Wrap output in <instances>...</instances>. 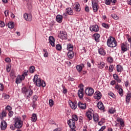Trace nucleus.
Segmentation results:
<instances>
[{"instance_id": "f3484780", "label": "nucleus", "mask_w": 131, "mask_h": 131, "mask_svg": "<svg viewBox=\"0 0 131 131\" xmlns=\"http://www.w3.org/2000/svg\"><path fill=\"white\" fill-rule=\"evenodd\" d=\"M129 47V45L125 46L124 43H122L121 45V50L122 51L123 53H124V52H126V51L128 50Z\"/></svg>"}, {"instance_id": "69168bd1", "label": "nucleus", "mask_w": 131, "mask_h": 131, "mask_svg": "<svg viewBox=\"0 0 131 131\" xmlns=\"http://www.w3.org/2000/svg\"><path fill=\"white\" fill-rule=\"evenodd\" d=\"M28 74H29L28 71H26V72H25L24 73V74H23V75H24H24H25L26 76H27V75H28Z\"/></svg>"}, {"instance_id": "393cba45", "label": "nucleus", "mask_w": 131, "mask_h": 131, "mask_svg": "<svg viewBox=\"0 0 131 131\" xmlns=\"http://www.w3.org/2000/svg\"><path fill=\"white\" fill-rule=\"evenodd\" d=\"M66 12L68 15H73V10L71 8H67Z\"/></svg>"}, {"instance_id": "58836bf2", "label": "nucleus", "mask_w": 131, "mask_h": 131, "mask_svg": "<svg viewBox=\"0 0 131 131\" xmlns=\"http://www.w3.org/2000/svg\"><path fill=\"white\" fill-rule=\"evenodd\" d=\"M118 93L121 97H122V96H123V90H122V89H119L118 90Z\"/></svg>"}, {"instance_id": "a211bd4d", "label": "nucleus", "mask_w": 131, "mask_h": 131, "mask_svg": "<svg viewBox=\"0 0 131 131\" xmlns=\"http://www.w3.org/2000/svg\"><path fill=\"white\" fill-rule=\"evenodd\" d=\"M56 20L58 23H62L63 20V16L61 15H57L56 17Z\"/></svg>"}, {"instance_id": "7c9ffc66", "label": "nucleus", "mask_w": 131, "mask_h": 131, "mask_svg": "<svg viewBox=\"0 0 131 131\" xmlns=\"http://www.w3.org/2000/svg\"><path fill=\"white\" fill-rule=\"evenodd\" d=\"M95 40L97 41V42H99L100 41V34H94Z\"/></svg>"}, {"instance_id": "6e6552de", "label": "nucleus", "mask_w": 131, "mask_h": 131, "mask_svg": "<svg viewBox=\"0 0 131 131\" xmlns=\"http://www.w3.org/2000/svg\"><path fill=\"white\" fill-rule=\"evenodd\" d=\"M69 104L71 108L74 110H75L77 108V102L76 101L72 102L71 100H69Z\"/></svg>"}, {"instance_id": "680f3d73", "label": "nucleus", "mask_w": 131, "mask_h": 131, "mask_svg": "<svg viewBox=\"0 0 131 131\" xmlns=\"http://www.w3.org/2000/svg\"><path fill=\"white\" fill-rule=\"evenodd\" d=\"M32 107H33V108H35V107H36V104L35 103V101L33 102Z\"/></svg>"}, {"instance_id": "7ed1b4c3", "label": "nucleus", "mask_w": 131, "mask_h": 131, "mask_svg": "<svg viewBox=\"0 0 131 131\" xmlns=\"http://www.w3.org/2000/svg\"><path fill=\"white\" fill-rule=\"evenodd\" d=\"M33 81L36 83L37 86H42L45 88L46 86V82L44 81H41L40 79L38 78V75H35L33 78Z\"/></svg>"}, {"instance_id": "bf43d9fd", "label": "nucleus", "mask_w": 131, "mask_h": 131, "mask_svg": "<svg viewBox=\"0 0 131 131\" xmlns=\"http://www.w3.org/2000/svg\"><path fill=\"white\" fill-rule=\"evenodd\" d=\"M113 77L114 78V79H115L116 80V79H118V75H117V74H114L113 75Z\"/></svg>"}, {"instance_id": "a19ab883", "label": "nucleus", "mask_w": 131, "mask_h": 131, "mask_svg": "<svg viewBox=\"0 0 131 131\" xmlns=\"http://www.w3.org/2000/svg\"><path fill=\"white\" fill-rule=\"evenodd\" d=\"M3 98H4V99H9V98H10V96L4 93L3 94Z\"/></svg>"}, {"instance_id": "de8ad7c7", "label": "nucleus", "mask_w": 131, "mask_h": 131, "mask_svg": "<svg viewBox=\"0 0 131 131\" xmlns=\"http://www.w3.org/2000/svg\"><path fill=\"white\" fill-rule=\"evenodd\" d=\"M5 109L6 110H8V111H11V110H12V107H11V106H10V105H7Z\"/></svg>"}, {"instance_id": "c9c22d12", "label": "nucleus", "mask_w": 131, "mask_h": 131, "mask_svg": "<svg viewBox=\"0 0 131 131\" xmlns=\"http://www.w3.org/2000/svg\"><path fill=\"white\" fill-rule=\"evenodd\" d=\"M76 69L78 72H81L82 71V67L80 65H77L76 66Z\"/></svg>"}, {"instance_id": "c03bdc74", "label": "nucleus", "mask_w": 131, "mask_h": 131, "mask_svg": "<svg viewBox=\"0 0 131 131\" xmlns=\"http://www.w3.org/2000/svg\"><path fill=\"white\" fill-rule=\"evenodd\" d=\"M114 69V67H113V65H110L109 67V71L110 72H112L113 71V69Z\"/></svg>"}, {"instance_id": "c756f323", "label": "nucleus", "mask_w": 131, "mask_h": 131, "mask_svg": "<svg viewBox=\"0 0 131 131\" xmlns=\"http://www.w3.org/2000/svg\"><path fill=\"white\" fill-rule=\"evenodd\" d=\"M117 72H122L123 71V67L122 66L118 64L117 66Z\"/></svg>"}, {"instance_id": "72a5a7b5", "label": "nucleus", "mask_w": 131, "mask_h": 131, "mask_svg": "<svg viewBox=\"0 0 131 131\" xmlns=\"http://www.w3.org/2000/svg\"><path fill=\"white\" fill-rule=\"evenodd\" d=\"M35 71V68L34 66H31L29 69V72L30 73H34Z\"/></svg>"}, {"instance_id": "09e8293b", "label": "nucleus", "mask_w": 131, "mask_h": 131, "mask_svg": "<svg viewBox=\"0 0 131 131\" xmlns=\"http://www.w3.org/2000/svg\"><path fill=\"white\" fill-rule=\"evenodd\" d=\"M5 61L7 63H11V58L7 57L5 59Z\"/></svg>"}, {"instance_id": "37998d69", "label": "nucleus", "mask_w": 131, "mask_h": 131, "mask_svg": "<svg viewBox=\"0 0 131 131\" xmlns=\"http://www.w3.org/2000/svg\"><path fill=\"white\" fill-rule=\"evenodd\" d=\"M102 26H103V27H104V28H106V29H109V25L108 24H105V23H103L102 24Z\"/></svg>"}, {"instance_id": "39448f33", "label": "nucleus", "mask_w": 131, "mask_h": 131, "mask_svg": "<svg viewBox=\"0 0 131 131\" xmlns=\"http://www.w3.org/2000/svg\"><path fill=\"white\" fill-rule=\"evenodd\" d=\"M14 126L16 128H21L23 126V121L21 120V118L16 117L14 121Z\"/></svg>"}, {"instance_id": "9d476101", "label": "nucleus", "mask_w": 131, "mask_h": 131, "mask_svg": "<svg viewBox=\"0 0 131 131\" xmlns=\"http://www.w3.org/2000/svg\"><path fill=\"white\" fill-rule=\"evenodd\" d=\"M90 29L91 31H94V32H98L99 30H100V28H99V26L97 25L91 26L90 27Z\"/></svg>"}, {"instance_id": "3c124183", "label": "nucleus", "mask_w": 131, "mask_h": 131, "mask_svg": "<svg viewBox=\"0 0 131 131\" xmlns=\"http://www.w3.org/2000/svg\"><path fill=\"white\" fill-rule=\"evenodd\" d=\"M108 95L110 96V97H112V98H115V95L112 92L109 93Z\"/></svg>"}, {"instance_id": "1a4fd4ad", "label": "nucleus", "mask_w": 131, "mask_h": 131, "mask_svg": "<svg viewBox=\"0 0 131 131\" xmlns=\"http://www.w3.org/2000/svg\"><path fill=\"white\" fill-rule=\"evenodd\" d=\"M85 94L87 96H93L94 95V89L93 88H90L85 89Z\"/></svg>"}, {"instance_id": "4c0bfd02", "label": "nucleus", "mask_w": 131, "mask_h": 131, "mask_svg": "<svg viewBox=\"0 0 131 131\" xmlns=\"http://www.w3.org/2000/svg\"><path fill=\"white\" fill-rule=\"evenodd\" d=\"M49 103L50 107H53L54 106V100H53V99H50L49 101Z\"/></svg>"}, {"instance_id": "5fc2aeb1", "label": "nucleus", "mask_w": 131, "mask_h": 131, "mask_svg": "<svg viewBox=\"0 0 131 131\" xmlns=\"http://www.w3.org/2000/svg\"><path fill=\"white\" fill-rule=\"evenodd\" d=\"M0 27H5V23L2 21H0Z\"/></svg>"}, {"instance_id": "cd10ccee", "label": "nucleus", "mask_w": 131, "mask_h": 131, "mask_svg": "<svg viewBox=\"0 0 131 131\" xmlns=\"http://www.w3.org/2000/svg\"><path fill=\"white\" fill-rule=\"evenodd\" d=\"M130 98H131V94L130 93L127 94V95L126 96V103L127 104H128V103H129V101H130Z\"/></svg>"}, {"instance_id": "e433bc0d", "label": "nucleus", "mask_w": 131, "mask_h": 131, "mask_svg": "<svg viewBox=\"0 0 131 131\" xmlns=\"http://www.w3.org/2000/svg\"><path fill=\"white\" fill-rule=\"evenodd\" d=\"M56 49L57 51H61V50H62V46L60 44H58L56 46Z\"/></svg>"}, {"instance_id": "ddd939ff", "label": "nucleus", "mask_w": 131, "mask_h": 131, "mask_svg": "<svg viewBox=\"0 0 131 131\" xmlns=\"http://www.w3.org/2000/svg\"><path fill=\"white\" fill-rule=\"evenodd\" d=\"M24 17L26 21H31L32 20V15L31 14L25 13Z\"/></svg>"}, {"instance_id": "13d9d810", "label": "nucleus", "mask_w": 131, "mask_h": 131, "mask_svg": "<svg viewBox=\"0 0 131 131\" xmlns=\"http://www.w3.org/2000/svg\"><path fill=\"white\" fill-rule=\"evenodd\" d=\"M0 91H4V85L2 83H0Z\"/></svg>"}, {"instance_id": "8fccbe9b", "label": "nucleus", "mask_w": 131, "mask_h": 131, "mask_svg": "<svg viewBox=\"0 0 131 131\" xmlns=\"http://www.w3.org/2000/svg\"><path fill=\"white\" fill-rule=\"evenodd\" d=\"M13 115H14V112H13V111H9L8 113V115L9 117H12V116H13Z\"/></svg>"}, {"instance_id": "4468645a", "label": "nucleus", "mask_w": 131, "mask_h": 131, "mask_svg": "<svg viewBox=\"0 0 131 131\" xmlns=\"http://www.w3.org/2000/svg\"><path fill=\"white\" fill-rule=\"evenodd\" d=\"M78 107H79L80 109L84 110V109L86 108V104L85 103L79 101L78 102Z\"/></svg>"}, {"instance_id": "20e7f679", "label": "nucleus", "mask_w": 131, "mask_h": 131, "mask_svg": "<svg viewBox=\"0 0 131 131\" xmlns=\"http://www.w3.org/2000/svg\"><path fill=\"white\" fill-rule=\"evenodd\" d=\"M78 120V117L76 115H73L72 119L68 121V124L71 127L75 128V122Z\"/></svg>"}, {"instance_id": "b1692460", "label": "nucleus", "mask_w": 131, "mask_h": 131, "mask_svg": "<svg viewBox=\"0 0 131 131\" xmlns=\"http://www.w3.org/2000/svg\"><path fill=\"white\" fill-rule=\"evenodd\" d=\"M67 50L69 51V52H72L73 51V45L71 43L68 44Z\"/></svg>"}, {"instance_id": "79ce46f5", "label": "nucleus", "mask_w": 131, "mask_h": 131, "mask_svg": "<svg viewBox=\"0 0 131 131\" xmlns=\"http://www.w3.org/2000/svg\"><path fill=\"white\" fill-rule=\"evenodd\" d=\"M111 17H112L113 19H115V20H117V19H118V16H117V15L115 14H112Z\"/></svg>"}, {"instance_id": "ea45409f", "label": "nucleus", "mask_w": 131, "mask_h": 131, "mask_svg": "<svg viewBox=\"0 0 131 131\" xmlns=\"http://www.w3.org/2000/svg\"><path fill=\"white\" fill-rule=\"evenodd\" d=\"M116 111L115 110V109L113 108H112L108 110V112H110V113H111V114H114V113H115Z\"/></svg>"}, {"instance_id": "c85d7f7f", "label": "nucleus", "mask_w": 131, "mask_h": 131, "mask_svg": "<svg viewBox=\"0 0 131 131\" xmlns=\"http://www.w3.org/2000/svg\"><path fill=\"white\" fill-rule=\"evenodd\" d=\"M68 56L69 59H72L74 57V52L73 51H69L68 53Z\"/></svg>"}, {"instance_id": "dca6fc26", "label": "nucleus", "mask_w": 131, "mask_h": 131, "mask_svg": "<svg viewBox=\"0 0 131 131\" xmlns=\"http://www.w3.org/2000/svg\"><path fill=\"white\" fill-rule=\"evenodd\" d=\"M94 99L100 100L102 98V94L100 92H96L94 96Z\"/></svg>"}, {"instance_id": "9b49d317", "label": "nucleus", "mask_w": 131, "mask_h": 131, "mask_svg": "<svg viewBox=\"0 0 131 131\" xmlns=\"http://www.w3.org/2000/svg\"><path fill=\"white\" fill-rule=\"evenodd\" d=\"M25 78V76L24 75H22L21 76H18L16 78L15 82L18 84V83H21L22 80H24Z\"/></svg>"}, {"instance_id": "2f4dec72", "label": "nucleus", "mask_w": 131, "mask_h": 131, "mask_svg": "<svg viewBox=\"0 0 131 131\" xmlns=\"http://www.w3.org/2000/svg\"><path fill=\"white\" fill-rule=\"evenodd\" d=\"M98 53H99V54H100V55H105V54H106L104 49H103L102 48H100L99 49Z\"/></svg>"}, {"instance_id": "e2e57ef3", "label": "nucleus", "mask_w": 131, "mask_h": 131, "mask_svg": "<svg viewBox=\"0 0 131 131\" xmlns=\"http://www.w3.org/2000/svg\"><path fill=\"white\" fill-rule=\"evenodd\" d=\"M85 11L87 12H90V8H89V6H87L85 8Z\"/></svg>"}, {"instance_id": "412c9836", "label": "nucleus", "mask_w": 131, "mask_h": 131, "mask_svg": "<svg viewBox=\"0 0 131 131\" xmlns=\"http://www.w3.org/2000/svg\"><path fill=\"white\" fill-rule=\"evenodd\" d=\"M97 107L100 110H104L105 109V107H104V105L102 102H99L97 103Z\"/></svg>"}, {"instance_id": "a878e982", "label": "nucleus", "mask_w": 131, "mask_h": 131, "mask_svg": "<svg viewBox=\"0 0 131 131\" xmlns=\"http://www.w3.org/2000/svg\"><path fill=\"white\" fill-rule=\"evenodd\" d=\"M92 7H93L94 12L98 11V4L97 3H92Z\"/></svg>"}, {"instance_id": "0eeeda50", "label": "nucleus", "mask_w": 131, "mask_h": 131, "mask_svg": "<svg viewBox=\"0 0 131 131\" xmlns=\"http://www.w3.org/2000/svg\"><path fill=\"white\" fill-rule=\"evenodd\" d=\"M83 85L82 84H80V90H78V95L80 99L83 98V88H82Z\"/></svg>"}, {"instance_id": "a18cd8bd", "label": "nucleus", "mask_w": 131, "mask_h": 131, "mask_svg": "<svg viewBox=\"0 0 131 131\" xmlns=\"http://www.w3.org/2000/svg\"><path fill=\"white\" fill-rule=\"evenodd\" d=\"M37 99H38V97L36 95H34L33 98V102H36L37 101Z\"/></svg>"}, {"instance_id": "bb28decb", "label": "nucleus", "mask_w": 131, "mask_h": 131, "mask_svg": "<svg viewBox=\"0 0 131 131\" xmlns=\"http://www.w3.org/2000/svg\"><path fill=\"white\" fill-rule=\"evenodd\" d=\"M93 119L95 122H98L99 121V116L97 114H93Z\"/></svg>"}, {"instance_id": "774afa93", "label": "nucleus", "mask_w": 131, "mask_h": 131, "mask_svg": "<svg viewBox=\"0 0 131 131\" xmlns=\"http://www.w3.org/2000/svg\"><path fill=\"white\" fill-rule=\"evenodd\" d=\"M53 131H61V128H57L55 129Z\"/></svg>"}, {"instance_id": "864d4df0", "label": "nucleus", "mask_w": 131, "mask_h": 131, "mask_svg": "<svg viewBox=\"0 0 131 131\" xmlns=\"http://www.w3.org/2000/svg\"><path fill=\"white\" fill-rule=\"evenodd\" d=\"M107 61L110 63H112L113 62V58H112V57H108L107 58Z\"/></svg>"}, {"instance_id": "6ab92c4d", "label": "nucleus", "mask_w": 131, "mask_h": 131, "mask_svg": "<svg viewBox=\"0 0 131 131\" xmlns=\"http://www.w3.org/2000/svg\"><path fill=\"white\" fill-rule=\"evenodd\" d=\"M74 9L76 12H80V5L78 3H75L74 5Z\"/></svg>"}, {"instance_id": "5701e85b", "label": "nucleus", "mask_w": 131, "mask_h": 131, "mask_svg": "<svg viewBox=\"0 0 131 131\" xmlns=\"http://www.w3.org/2000/svg\"><path fill=\"white\" fill-rule=\"evenodd\" d=\"M7 117V113L6 112H5L4 111H3L2 113H0V119L2 120H4V117Z\"/></svg>"}, {"instance_id": "aec40b11", "label": "nucleus", "mask_w": 131, "mask_h": 131, "mask_svg": "<svg viewBox=\"0 0 131 131\" xmlns=\"http://www.w3.org/2000/svg\"><path fill=\"white\" fill-rule=\"evenodd\" d=\"M31 120L32 122H36L37 120V116L36 114H33L31 118Z\"/></svg>"}, {"instance_id": "f257e3e1", "label": "nucleus", "mask_w": 131, "mask_h": 131, "mask_svg": "<svg viewBox=\"0 0 131 131\" xmlns=\"http://www.w3.org/2000/svg\"><path fill=\"white\" fill-rule=\"evenodd\" d=\"M21 92L24 94L26 99H30V97L33 94V91L30 89H27L26 87H24L21 89Z\"/></svg>"}, {"instance_id": "f8f14e48", "label": "nucleus", "mask_w": 131, "mask_h": 131, "mask_svg": "<svg viewBox=\"0 0 131 131\" xmlns=\"http://www.w3.org/2000/svg\"><path fill=\"white\" fill-rule=\"evenodd\" d=\"M7 126H8V124H7V122L5 120H2L1 121V123L0 125V128L2 130H5L6 128H7Z\"/></svg>"}, {"instance_id": "423d86ee", "label": "nucleus", "mask_w": 131, "mask_h": 131, "mask_svg": "<svg viewBox=\"0 0 131 131\" xmlns=\"http://www.w3.org/2000/svg\"><path fill=\"white\" fill-rule=\"evenodd\" d=\"M58 36L60 39H67V33L64 31H60Z\"/></svg>"}, {"instance_id": "338daca9", "label": "nucleus", "mask_w": 131, "mask_h": 131, "mask_svg": "<svg viewBox=\"0 0 131 131\" xmlns=\"http://www.w3.org/2000/svg\"><path fill=\"white\" fill-rule=\"evenodd\" d=\"M50 124H56V123H55V121L53 120H50Z\"/></svg>"}, {"instance_id": "473e14b6", "label": "nucleus", "mask_w": 131, "mask_h": 131, "mask_svg": "<svg viewBox=\"0 0 131 131\" xmlns=\"http://www.w3.org/2000/svg\"><path fill=\"white\" fill-rule=\"evenodd\" d=\"M104 66H105V63L103 62H100L98 63V67L100 69H103V68H104Z\"/></svg>"}, {"instance_id": "0e129e2a", "label": "nucleus", "mask_w": 131, "mask_h": 131, "mask_svg": "<svg viewBox=\"0 0 131 131\" xmlns=\"http://www.w3.org/2000/svg\"><path fill=\"white\" fill-rule=\"evenodd\" d=\"M128 81H126L125 82V86H126V88H127V86H128Z\"/></svg>"}, {"instance_id": "f03ea898", "label": "nucleus", "mask_w": 131, "mask_h": 131, "mask_svg": "<svg viewBox=\"0 0 131 131\" xmlns=\"http://www.w3.org/2000/svg\"><path fill=\"white\" fill-rule=\"evenodd\" d=\"M107 45L110 48H115L117 46V41L115 38L110 36L107 40Z\"/></svg>"}, {"instance_id": "4d7b16f0", "label": "nucleus", "mask_w": 131, "mask_h": 131, "mask_svg": "<svg viewBox=\"0 0 131 131\" xmlns=\"http://www.w3.org/2000/svg\"><path fill=\"white\" fill-rule=\"evenodd\" d=\"M15 127H15V126H14V125H13V124H11L10 125V128H11L12 129V130H14Z\"/></svg>"}, {"instance_id": "2eb2a0df", "label": "nucleus", "mask_w": 131, "mask_h": 131, "mask_svg": "<svg viewBox=\"0 0 131 131\" xmlns=\"http://www.w3.org/2000/svg\"><path fill=\"white\" fill-rule=\"evenodd\" d=\"M49 42L52 47H55V38L51 36L49 38Z\"/></svg>"}, {"instance_id": "f704fd0d", "label": "nucleus", "mask_w": 131, "mask_h": 131, "mask_svg": "<svg viewBox=\"0 0 131 131\" xmlns=\"http://www.w3.org/2000/svg\"><path fill=\"white\" fill-rule=\"evenodd\" d=\"M8 28L13 29L14 28V22L10 21L8 24Z\"/></svg>"}, {"instance_id": "052dcab7", "label": "nucleus", "mask_w": 131, "mask_h": 131, "mask_svg": "<svg viewBox=\"0 0 131 131\" xmlns=\"http://www.w3.org/2000/svg\"><path fill=\"white\" fill-rule=\"evenodd\" d=\"M111 3V0H105V4L106 5H110V3Z\"/></svg>"}, {"instance_id": "6e6d98bb", "label": "nucleus", "mask_w": 131, "mask_h": 131, "mask_svg": "<svg viewBox=\"0 0 131 131\" xmlns=\"http://www.w3.org/2000/svg\"><path fill=\"white\" fill-rule=\"evenodd\" d=\"M4 14H5V15L6 16V17H8V16H9V10H6L5 11Z\"/></svg>"}, {"instance_id": "4be33fe9", "label": "nucleus", "mask_w": 131, "mask_h": 131, "mask_svg": "<svg viewBox=\"0 0 131 131\" xmlns=\"http://www.w3.org/2000/svg\"><path fill=\"white\" fill-rule=\"evenodd\" d=\"M94 114L91 111H89L86 112V116H87L88 118H89V120H92L93 117H92V115Z\"/></svg>"}, {"instance_id": "49530a36", "label": "nucleus", "mask_w": 131, "mask_h": 131, "mask_svg": "<svg viewBox=\"0 0 131 131\" xmlns=\"http://www.w3.org/2000/svg\"><path fill=\"white\" fill-rule=\"evenodd\" d=\"M118 121L120 122V125H121V126H124V122L123 121H122L121 119H119Z\"/></svg>"}, {"instance_id": "603ef678", "label": "nucleus", "mask_w": 131, "mask_h": 131, "mask_svg": "<svg viewBox=\"0 0 131 131\" xmlns=\"http://www.w3.org/2000/svg\"><path fill=\"white\" fill-rule=\"evenodd\" d=\"M6 70H7V72H10V71H11V66H7Z\"/></svg>"}]
</instances>
